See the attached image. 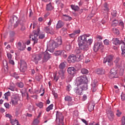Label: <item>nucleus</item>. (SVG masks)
<instances>
[{
  "instance_id": "obj_1",
  "label": "nucleus",
  "mask_w": 125,
  "mask_h": 125,
  "mask_svg": "<svg viewBox=\"0 0 125 125\" xmlns=\"http://www.w3.org/2000/svg\"><path fill=\"white\" fill-rule=\"evenodd\" d=\"M61 44H62V39L61 37H58V39H56V42L50 41L47 46L49 47L50 49L53 50L57 47H58L59 45H61Z\"/></svg>"
},
{
  "instance_id": "obj_2",
  "label": "nucleus",
  "mask_w": 125,
  "mask_h": 125,
  "mask_svg": "<svg viewBox=\"0 0 125 125\" xmlns=\"http://www.w3.org/2000/svg\"><path fill=\"white\" fill-rule=\"evenodd\" d=\"M113 60H114V56L110 55L104 58V63L105 64L107 62L108 66L112 67L114 65Z\"/></svg>"
},
{
  "instance_id": "obj_3",
  "label": "nucleus",
  "mask_w": 125,
  "mask_h": 125,
  "mask_svg": "<svg viewBox=\"0 0 125 125\" xmlns=\"http://www.w3.org/2000/svg\"><path fill=\"white\" fill-rule=\"evenodd\" d=\"M19 100V94H14L13 95L11 99L10 104H12L13 106H15L18 104V101Z\"/></svg>"
},
{
  "instance_id": "obj_4",
  "label": "nucleus",
  "mask_w": 125,
  "mask_h": 125,
  "mask_svg": "<svg viewBox=\"0 0 125 125\" xmlns=\"http://www.w3.org/2000/svg\"><path fill=\"white\" fill-rule=\"evenodd\" d=\"M40 28H38L37 30H34L33 32V35L32 40V41H34V43H38V40H39L38 39V34L40 33Z\"/></svg>"
},
{
  "instance_id": "obj_5",
  "label": "nucleus",
  "mask_w": 125,
  "mask_h": 125,
  "mask_svg": "<svg viewBox=\"0 0 125 125\" xmlns=\"http://www.w3.org/2000/svg\"><path fill=\"white\" fill-rule=\"evenodd\" d=\"M87 79L85 77H83L81 76L80 77H78L77 78V86H80V85H82L83 83H86Z\"/></svg>"
},
{
  "instance_id": "obj_6",
  "label": "nucleus",
  "mask_w": 125,
  "mask_h": 125,
  "mask_svg": "<svg viewBox=\"0 0 125 125\" xmlns=\"http://www.w3.org/2000/svg\"><path fill=\"white\" fill-rule=\"evenodd\" d=\"M89 36L86 35V34L82 35L78 38V43H84L87 40V38H88Z\"/></svg>"
},
{
  "instance_id": "obj_7",
  "label": "nucleus",
  "mask_w": 125,
  "mask_h": 125,
  "mask_svg": "<svg viewBox=\"0 0 125 125\" xmlns=\"http://www.w3.org/2000/svg\"><path fill=\"white\" fill-rule=\"evenodd\" d=\"M41 58H42V55L41 54H34L32 56V60L36 64H38L39 61L41 60Z\"/></svg>"
},
{
  "instance_id": "obj_8",
  "label": "nucleus",
  "mask_w": 125,
  "mask_h": 125,
  "mask_svg": "<svg viewBox=\"0 0 125 125\" xmlns=\"http://www.w3.org/2000/svg\"><path fill=\"white\" fill-rule=\"evenodd\" d=\"M27 70V63L24 61H21L20 71L21 72H25Z\"/></svg>"
},
{
  "instance_id": "obj_9",
  "label": "nucleus",
  "mask_w": 125,
  "mask_h": 125,
  "mask_svg": "<svg viewBox=\"0 0 125 125\" xmlns=\"http://www.w3.org/2000/svg\"><path fill=\"white\" fill-rule=\"evenodd\" d=\"M43 54V62H47V61H48V60H49V59L51 58V55L49 54V53H48V52H47V51H45Z\"/></svg>"
},
{
  "instance_id": "obj_10",
  "label": "nucleus",
  "mask_w": 125,
  "mask_h": 125,
  "mask_svg": "<svg viewBox=\"0 0 125 125\" xmlns=\"http://www.w3.org/2000/svg\"><path fill=\"white\" fill-rule=\"evenodd\" d=\"M65 53H66V52L64 50H57L55 52V55H56V56L61 55L64 57V58H66L67 55L65 54Z\"/></svg>"
},
{
  "instance_id": "obj_11",
  "label": "nucleus",
  "mask_w": 125,
  "mask_h": 125,
  "mask_svg": "<svg viewBox=\"0 0 125 125\" xmlns=\"http://www.w3.org/2000/svg\"><path fill=\"white\" fill-rule=\"evenodd\" d=\"M56 120H58L60 123H62L64 121V116L62 114V113L57 111L56 114Z\"/></svg>"
},
{
  "instance_id": "obj_12",
  "label": "nucleus",
  "mask_w": 125,
  "mask_h": 125,
  "mask_svg": "<svg viewBox=\"0 0 125 125\" xmlns=\"http://www.w3.org/2000/svg\"><path fill=\"white\" fill-rule=\"evenodd\" d=\"M102 46V43L101 42H96L94 44V45L93 46V49L94 51L95 52H97L99 49L101 48V47Z\"/></svg>"
},
{
  "instance_id": "obj_13",
  "label": "nucleus",
  "mask_w": 125,
  "mask_h": 125,
  "mask_svg": "<svg viewBox=\"0 0 125 125\" xmlns=\"http://www.w3.org/2000/svg\"><path fill=\"white\" fill-rule=\"evenodd\" d=\"M67 72L69 75H71V76H74L75 74L77 73V69L75 68L74 67H69L67 69Z\"/></svg>"
},
{
  "instance_id": "obj_14",
  "label": "nucleus",
  "mask_w": 125,
  "mask_h": 125,
  "mask_svg": "<svg viewBox=\"0 0 125 125\" xmlns=\"http://www.w3.org/2000/svg\"><path fill=\"white\" fill-rule=\"evenodd\" d=\"M78 44L79 48L82 50H83L84 51L88 50V47L87 46V45H86L85 43H78Z\"/></svg>"
},
{
  "instance_id": "obj_15",
  "label": "nucleus",
  "mask_w": 125,
  "mask_h": 125,
  "mask_svg": "<svg viewBox=\"0 0 125 125\" xmlns=\"http://www.w3.org/2000/svg\"><path fill=\"white\" fill-rule=\"evenodd\" d=\"M67 61L70 63H71V62L72 63H75V62L77 61V57L74 55H71L68 57Z\"/></svg>"
},
{
  "instance_id": "obj_16",
  "label": "nucleus",
  "mask_w": 125,
  "mask_h": 125,
  "mask_svg": "<svg viewBox=\"0 0 125 125\" xmlns=\"http://www.w3.org/2000/svg\"><path fill=\"white\" fill-rule=\"evenodd\" d=\"M91 90L93 92H95L97 90V80H94L91 84Z\"/></svg>"
},
{
  "instance_id": "obj_17",
  "label": "nucleus",
  "mask_w": 125,
  "mask_h": 125,
  "mask_svg": "<svg viewBox=\"0 0 125 125\" xmlns=\"http://www.w3.org/2000/svg\"><path fill=\"white\" fill-rule=\"evenodd\" d=\"M26 22V20L24 19V18H22L19 21V23L20 24L21 26V31H25L26 28L25 26H24V23Z\"/></svg>"
},
{
  "instance_id": "obj_18",
  "label": "nucleus",
  "mask_w": 125,
  "mask_h": 125,
  "mask_svg": "<svg viewBox=\"0 0 125 125\" xmlns=\"http://www.w3.org/2000/svg\"><path fill=\"white\" fill-rule=\"evenodd\" d=\"M17 47H18V49H19V50H21V51L25 50V49L26 48V45L24 44H22V43H21V42H18Z\"/></svg>"
},
{
  "instance_id": "obj_19",
  "label": "nucleus",
  "mask_w": 125,
  "mask_h": 125,
  "mask_svg": "<svg viewBox=\"0 0 125 125\" xmlns=\"http://www.w3.org/2000/svg\"><path fill=\"white\" fill-rule=\"evenodd\" d=\"M112 42H113V44H115V45H119V44H122V43H124V41H120L118 38H113Z\"/></svg>"
},
{
  "instance_id": "obj_20",
  "label": "nucleus",
  "mask_w": 125,
  "mask_h": 125,
  "mask_svg": "<svg viewBox=\"0 0 125 125\" xmlns=\"http://www.w3.org/2000/svg\"><path fill=\"white\" fill-rule=\"evenodd\" d=\"M83 90L82 87L78 86V87L75 89V92L77 94V95H82L83 94Z\"/></svg>"
},
{
  "instance_id": "obj_21",
  "label": "nucleus",
  "mask_w": 125,
  "mask_h": 125,
  "mask_svg": "<svg viewBox=\"0 0 125 125\" xmlns=\"http://www.w3.org/2000/svg\"><path fill=\"white\" fill-rule=\"evenodd\" d=\"M44 31L47 33V34H51V35H53L54 30L52 29L51 28H49L47 26H46L44 27Z\"/></svg>"
},
{
  "instance_id": "obj_22",
  "label": "nucleus",
  "mask_w": 125,
  "mask_h": 125,
  "mask_svg": "<svg viewBox=\"0 0 125 125\" xmlns=\"http://www.w3.org/2000/svg\"><path fill=\"white\" fill-rule=\"evenodd\" d=\"M73 42H74V41H72L70 42H67L66 43V47H65L66 50L69 51V50H71V48H72V45H73Z\"/></svg>"
},
{
  "instance_id": "obj_23",
  "label": "nucleus",
  "mask_w": 125,
  "mask_h": 125,
  "mask_svg": "<svg viewBox=\"0 0 125 125\" xmlns=\"http://www.w3.org/2000/svg\"><path fill=\"white\" fill-rule=\"evenodd\" d=\"M96 72L98 75H104L105 74V70L103 68H98Z\"/></svg>"
},
{
  "instance_id": "obj_24",
  "label": "nucleus",
  "mask_w": 125,
  "mask_h": 125,
  "mask_svg": "<svg viewBox=\"0 0 125 125\" xmlns=\"http://www.w3.org/2000/svg\"><path fill=\"white\" fill-rule=\"evenodd\" d=\"M95 106V104L92 103H90L88 106V109L89 112H91L92 111H93L94 109V106Z\"/></svg>"
},
{
  "instance_id": "obj_25",
  "label": "nucleus",
  "mask_w": 125,
  "mask_h": 125,
  "mask_svg": "<svg viewBox=\"0 0 125 125\" xmlns=\"http://www.w3.org/2000/svg\"><path fill=\"white\" fill-rule=\"evenodd\" d=\"M64 23L62 21H59L58 23L57 24L56 28L60 29V28H62L63 26H64Z\"/></svg>"
},
{
  "instance_id": "obj_26",
  "label": "nucleus",
  "mask_w": 125,
  "mask_h": 125,
  "mask_svg": "<svg viewBox=\"0 0 125 125\" xmlns=\"http://www.w3.org/2000/svg\"><path fill=\"white\" fill-rule=\"evenodd\" d=\"M62 19L64 21H70V20H72V17L68 16L67 15H63Z\"/></svg>"
},
{
  "instance_id": "obj_27",
  "label": "nucleus",
  "mask_w": 125,
  "mask_h": 125,
  "mask_svg": "<svg viewBox=\"0 0 125 125\" xmlns=\"http://www.w3.org/2000/svg\"><path fill=\"white\" fill-rule=\"evenodd\" d=\"M109 79H115V78H118V74L114 73L113 72H110L109 75Z\"/></svg>"
},
{
  "instance_id": "obj_28",
  "label": "nucleus",
  "mask_w": 125,
  "mask_h": 125,
  "mask_svg": "<svg viewBox=\"0 0 125 125\" xmlns=\"http://www.w3.org/2000/svg\"><path fill=\"white\" fill-rule=\"evenodd\" d=\"M80 87H82V90H87L88 88V86H87V84L85 83H83L82 85H80Z\"/></svg>"
},
{
  "instance_id": "obj_29",
  "label": "nucleus",
  "mask_w": 125,
  "mask_h": 125,
  "mask_svg": "<svg viewBox=\"0 0 125 125\" xmlns=\"http://www.w3.org/2000/svg\"><path fill=\"white\" fill-rule=\"evenodd\" d=\"M66 64L67 62H63L61 63L59 67L61 69V70H63V69H64L65 67H66Z\"/></svg>"
},
{
  "instance_id": "obj_30",
  "label": "nucleus",
  "mask_w": 125,
  "mask_h": 125,
  "mask_svg": "<svg viewBox=\"0 0 125 125\" xmlns=\"http://www.w3.org/2000/svg\"><path fill=\"white\" fill-rule=\"evenodd\" d=\"M86 42H84V43L86 44V45L88 47L89 45H91L92 42H93V40L92 39H89L88 40H86Z\"/></svg>"
},
{
  "instance_id": "obj_31",
  "label": "nucleus",
  "mask_w": 125,
  "mask_h": 125,
  "mask_svg": "<svg viewBox=\"0 0 125 125\" xmlns=\"http://www.w3.org/2000/svg\"><path fill=\"white\" fill-rule=\"evenodd\" d=\"M64 100L67 102H71V101H73V98L70 96H66L64 98Z\"/></svg>"
},
{
  "instance_id": "obj_32",
  "label": "nucleus",
  "mask_w": 125,
  "mask_h": 125,
  "mask_svg": "<svg viewBox=\"0 0 125 125\" xmlns=\"http://www.w3.org/2000/svg\"><path fill=\"white\" fill-rule=\"evenodd\" d=\"M77 61H81L82 59H83V54L76 55Z\"/></svg>"
},
{
  "instance_id": "obj_33",
  "label": "nucleus",
  "mask_w": 125,
  "mask_h": 125,
  "mask_svg": "<svg viewBox=\"0 0 125 125\" xmlns=\"http://www.w3.org/2000/svg\"><path fill=\"white\" fill-rule=\"evenodd\" d=\"M46 9L48 11L52 10V9H53V7L52 5H51V3L47 4Z\"/></svg>"
},
{
  "instance_id": "obj_34",
  "label": "nucleus",
  "mask_w": 125,
  "mask_h": 125,
  "mask_svg": "<svg viewBox=\"0 0 125 125\" xmlns=\"http://www.w3.org/2000/svg\"><path fill=\"white\" fill-rule=\"evenodd\" d=\"M108 118L109 120V121H110L111 122H113V121H114V113H110L108 116Z\"/></svg>"
},
{
  "instance_id": "obj_35",
  "label": "nucleus",
  "mask_w": 125,
  "mask_h": 125,
  "mask_svg": "<svg viewBox=\"0 0 125 125\" xmlns=\"http://www.w3.org/2000/svg\"><path fill=\"white\" fill-rule=\"evenodd\" d=\"M71 6L72 9H73V10H74L75 11H78L80 9V8L78 6L75 5H71Z\"/></svg>"
},
{
  "instance_id": "obj_36",
  "label": "nucleus",
  "mask_w": 125,
  "mask_h": 125,
  "mask_svg": "<svg viewBox=\"0 0 125 125\" xmlns=\"http://www.w3.org/2000/svg\"><path fill=\"white\" fill-rule=\"evenodd\" d=\"M81 73L83 75H86V74H88V70L85 68H83L81 70Z\"/></svg>"
},
{
  "instance_id": "obj_37",
  "label": "nucleus",
  "mask_w": 125,
  "mask_h": 125,
  "mask_svg": "<svg viewBox=\"0 0 125 125\" xmlns=\"http://www.w3.org/2000/svg\"><path fill=\"white\" fill-rule=\"evenodd\" d=\"M35 79L36 81H37L38 82H40V81H41V80L42 79V75L41 74H38L36 76Z\"/></svg>"
},
{
  "instance_id": "obj_38",
  "label": "nucleus",
  "mask_w": 125,
  "mask_h": 125,
  "mask_svg": "<svg viewBox=\"0 0 125 125\" xmlns=\"http://www.w3.org/2000/svg\"><path fill=\"white\" fill-rule=\"evenodd\" d=\"M17 85L20 88H23L24 87V83L22 82L18 83Z\"/></svg>"
},
{
  "instance_id": "obj_39",
  "label": "nucleus",
  "mask_w": 125,
  "mask_h": 125,
  "mask_svg": "<svg viewBox=\"0 0 125 125\" xmlns=\"http://www.w3.org/2000/svg\"><path fill=\"white\" fill-rule=\"evenodd\" d=\"M52 109H53V104H51L48 106L46 109V111H47V112H49V111H50V110H52Z\"/></svg>"
},
{
  "instance_id": "obj_40",
  "label": "nucleus",
  "mask_w": 125,
  "mask_h": 125,
  "mask_svg": "<svg viewBox=\"0 0 125 125\" xmlns=\"http://www.w3.org/2000/svg\"><path fill=\"white\" fill-rule=\"evenodd\" d=\"M118 68L116 67H114L110 70V72L113 73L114 74H118Z\"/></svg>"
},
{
  "instance_id": "obj_41",
  "label": "nucleus",
  "mask_w": 125,
  "mask_h": 125,
  "mask_svg": "<svg viewBox=\"0 0 125 125\" xmlns=\"http://www.w3.org/2000/svg\"><path fill=\"white\" fill-rule=\"evenodd\" d=\"M59 74L60 77H62V79H64V76H65V75L64 74V71H63V70L59 71Z\"/></svg>"
},
{
  "instance_id": "obj_42",
  "label": "nucleus",
  "mask_w": 125,
  "mask_h": 125,
  "mask_svg": "<svg viewBox=\"0 0 125 125\" xmlns=\"http://www.w3.org/2000/svg\"><path fill=\"white\" fill-rule=\"evenodd\" d=\"M39 123H40V119L39 118H37L33 121L34 125H38Z\"/></svg>"
},
{
  "instance_id": "obj_43",
  "label": "nucleus",
  "mask_w": 125,
  "mask_h": 125,
  "mask_svg": "<svg viewBox=\"0 0 125 125\" xmlns=\"http://www.w3.org/2000/svg\"><path fill=\"white\" fill-rule=\"evenodd\" d=\"M82 53V50H81V49H80L79 48L76 49L75 51V54L79 55V54H80V53Z\"/></svg>"
},
{
  "instance_id": "obj_44",
  "label": "nucleus",
  "mask_w": 125,
  "mask_h": 125,
  "mask_svg": "<svg viewBox=\"0 0 125 125\" xmlns=\"http://www.w3.org/2000/svg\"><path fill=\"white\" fill-rule=\"evenodd\" d=\"M2 71H4L5 74H6L7 72H8V66L6 65V66H4L2 69Z\"/></svg>"
},
{
  "instance_id": "obj_45",
  "label": "nucleus",
  "mask_w": 125,
  "mask_h": 125,
  "mask_svg": "<svg viewBox=\"0 0 125 125\" xmlns=\"http://www.w3.org/2000/svg\"><path fill=\"white\" fill-rule=\"evenodd\" d=\"M113 32L116 35H119V34H120V31L117 28H113Z\"/></svg>"
},
{
  "instance_id": "obj_46",
  "label": "nucleus",
  "mask_w": 125,
  "mask_h": 125,
  "mask_svg": "<svg viewBox=\"0 0 125 125\" xmlns=\"http://www.w3.org/2000/svg\"><path fill=\"white\" fill-rule=\"evenodd\" d=\"M45 38V35L43 33H41L39 35V39L40 40H42L43 38Z\"/></svg>"
},
{
  "instance_id": "obj_47",
  "label": "nucleus",
  "mask_w": 125,
  "mask_h": 125,
  "mask_svg": "<svg viewBox=\"0 0 125 125\" xmlns=\"http://www.w3.org/2000/svg\"><path fill=\"white\" fill-rule=\"evenodd\" d=\"M36 105L40 108H42L43 107V104L42 103V102H40L39 103L36 104Z\"/></svg>"
},
{
  "instance_id": "obj_48",
  "label": "nucleus",
  "mask_w": 125,
  "mask_h": 125,
  "mask_svg": "<svg viewBox=\"0 0 125 125\" xmlns=\"http://www.w3.org/2000/svg\"><path fill=\"white\" fill-rule=\"evenodd\" d=\"M119 24V21L117 20H115L112 21V25L113 26H117Z\"/></svg>"
},
{
  "instance_id": "obj_49",
  "label": "nucleus",
  "mask_w": 125,
  "mask_h": 125,
  "mask_svg": "<svg viewBox=\"0 0 125 125\" xmlns=\"http://www.w3.org/2000/svg\"><path fill=\"white\" fill-rule=\"evenodd\" d=\"M8 88L12 91H14L15 90V86L11 85Z\"/></svg>"
},
{
  "instance_id": "obj_50",
  "label": "nucleus",
  "mask_w": 125,
  "mask_h": 125,
  "mask_svg": "<svg viewBox=\"0 0 125 125\" xmlns=\"http://www.w3.org/2000/svg\"><path fill=\"white\" fill-rule=\"evenodd\" d=\"M7 56L9 60H11V59H12V55L10 54V53H7Z\"/></svg>"
},
{
  "instance_id": "obj_51",
  "label": "nucleus",
  "mask_w": 125,
  "mask_h": 125,
  "mask_svg": "<svg viewBox=\"0 0 125 125\" xmlns=\"http://www.w3.org/2000/svg\"><path fill=\"white\" fill-rule=\"evenodd\" d=\"M12 76L14 77V78H15V79H16V80H17V79H19V76H18V74H17V73H16V72H14L12 75Z\"/></svg>"
},
{
  "instance_id": "obj_52",
  "label": "nucleus",
  "mask_w": 125,
  "mask_h": 125,
  "mask_svg": "<svg viewBox=\"0 0 125 125\" xmlns=\"http://www.w3.org/2000/svg\"><path fill=\"white\" fill-rule=\"evenodd\" d=\"M11 123L12 125H14L16 124L17 125L19 122H18V120H15L11 121Z\"/></svg>"
},
{
  "instance_id": "obj_53",
  "label": "nucleus",
  "mask_w": 125,
  "mask_h": 125,
  "mask_svg": "<svg viewBox=\"0 0 125 125\" xmlns=\"http://www.w3.org/2000/svg\"><path fill=\"white\" fill-rule=\"evenodd\" d=\"M104 42L105 45H109L110 44V41L109 40L105 39L104 41Z\"/></svg>"
},
{
  "instance_id": "obj_54",
  "label": "nucleus",
  "mask_w": 125,
  "mask_h": 125,
  "mask_svg": "<svg viewBox=\"0 0 125 125\" xmlns=\"http://www.w3.org/2000/svg\"><path fill=\"white\" fill-rule=\"evenodd\" d=\"M120 62V58H116L115 60L114 61V63L118 65L119 64V62Z\"/></svg>"
},
{
  "instance_id": "obj_55",
  "label": "nucleus",
  "mask_w": 125,
  "mask_h": 125,
  "mask_svg": "<svg viewBox=\"0 0 125 125\" xmlns=\"http://www.w3.org/2000/svg\"><path fill=\"white\" fill-rule=\"evenodd\" d=\"M119 25L121 26V27H122V30H123V29H124V27L125 26V23L123 21H120L119 22Z\"/></svg>"
},
{
  "instance_id": "obj_56",
  "label": "nucleus",
  "mask_w": 125,
  "mask_h": 125,
  "mask_svg": "<svg viewBox=\"0 0 125 125\" xmlns=\"http://www.w3.org/2000/svg\"><path fill=\"white\" fill-rule=\"evenodd\" d=\"M116 113V116L117 117H121V115H122V112H120V110H117Z\"/></svg>"
},
{
  "instance_id": "obj_57",
  "label": "nucleus",
  "mask_w": 125,
  "mask_h": 125,
  "mask_svg": "<svg viewBox=\"0 0 125 125\" xmlns=\"http://www.w3.org/2000/svg\"><path fill=\"white\" fill-rule=\"evenodd\" d=\"M125 125V117L123 116L122 119L121 125Z\"/></svg>"
},
{
  "instance_id": "obj_58",
  "label": "nucleus",
  "mask_w": 125,
  "mask_h": 125,
  "mask_svg": "<svg viewBox=\"0 0 125 125\" xmlns=\"http://www.w3.org/2000/svg\"><path fill=\"white\" fill-rule=\"evenodd\" d=\"M104 10L105 11H108L109 10V8H108V7L107 6V4L106 3H105L104 5Z\"/></svg>"
},
{
  "instance_id": "obj_59",
  "label": "nucleus",
  "mask_w": 125,
  "mask_h": 125,
  "mask_svg": "<svg viewBox=\"0 0 125 125\" xmlns=\"http://www.w3.org/2000/svg\"><path fill=\"white\" fill-rule=\"evenodd\" d=\"M69 37L70 38H71V39H75V38H76V35L74 33H73L71 34H69Z\"/></svg>"
},
{
  "instance_id": "obj_60",
  "label": "nucleus",
  "mask_w": 125,
  "mask_h": 125,
  "mask_svg": "<svg viewBox=\"0 0 125 125\" xmlns=\"http://www.w3.org/2000/svg\"><path fill=\"white\" fill-rule=\"evenodd\" d=\"M80 33H81V30L80 29L77 30L75 31L74 32H73V33L76 35H78V34H80Z\"/></svg>"
},
{
  "instance_id": "obj_61",
  "label": "nucleus",
  "mask_w": 125,
  "mask_h": 125,
  "mask_svg": "<svg viewBox=\"0 0 125 125\" xmlns=\"http://www.w3.org/2000/svg\"><path fill=\"white\" fill-rule=\"evenodd\" d=\"M71 88H72V86H71V85L69 84L66 86V90L67 91H69V90L71 89Z\"/></svg>"
},
{
  "instance_id": "obj_62",
  "label": "nucleus",
  "mask_w": 125,
  "mask_h": 125,
  "mask_svg": "<svg viewBox=\"0 0 125 125\" xmlns=\"http://www.w3.org/2000/svg\"><path fill=\"white\" fill-rule=\"evenodd\" d=\"M15 35V32H14V31H10V37H11V38H13V37Z\"/></svg>"
},
{
  "instance_id": "obj_63",
  "label": "nucleus",
  "mask_w": 125,
  "mask_h": 125,
  "mask_svg": "<svg viewBox=\"0 0 125 125\" xmlns=\"http://www.w3.org/2000/svg\"><path fill=\"white\" fill-rule=\"evenodd\" d=\"M122 56H123V57H125V48L123 47V50H122Z\"/></svg>"
},
{
  "instance_id": "obj_64",
  "label": "nucleus",
  "mask_w": 125,
  "mask_h": 125,
  "mask_svg": "<svg viewBox=\"0 0 125 125\" xmlns=\"http://www.w3.org/2000/svg\"><path fill=\"white\" fill-rule=\"evenodd\" d=\"M4 105L5 108H6L7 109H9V104L8 103H6L4 104Z\"/></svg>"
}]
</instances>
